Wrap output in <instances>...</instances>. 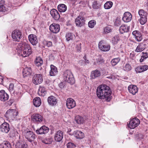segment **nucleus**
<instances>
[{"mask_svg":"<svg viewBox=\"0 0 148 148\" xmlns=\"http://www.w3.org/2000/svg\"><path fill=\"white\" fill-rule=\"evenodd\" d=\"M50 14L53 18L56 20H58L60 18L58 12L55 9H53L51 10Z\"/></svg>","mask_w":148,"mask_h":148,"instance_id":"22","label":"nucleus"},{"mask_svg":"<svg viewBox=\"0 0 148 148\" xmlns=\"http://www.w3.org/2000/svg\"><path fill=\"white\" fill-rule=\"evenodd\" d=\"M96 93L97 97L100 99H105L107 101L111 99L110 96L112 92L110 87L107 85L99 86L97 88Z\"/></svg>","mask_w":148,"mask_h":148,"instance_id":"1","label":"nucleus"},{"mask_svg":"<svg viewBox=\"0 0 148 148\" xmlns=\"http://www.w3.org/2000/svg\"><path fill=\"white\" fill-rule=\"evenodd\" d=\"M0 148H11L10 143L7 141H5L3 143L0 144Z\"/></svg>","mask_w":148,"mask_h":148,"instance_id":"35","label":"nucleus"},{"mask_svg":"<svg viewBox=\"0 0 148 148\" xmlns=\"http://www.w3.org/2000/svg\"><path fill=\"white\" fill-rule=\"evenodd\" d=\"M32 70L29 67L26 66L24 69L23 73L24 77L30 76L32 73Z\"/></svg>","mask_w":148,"mask_h":148,"instance_id":"24","label":"nucleus"},{"mask_svg":"<svg viewBox=\"0 0 148 148\" xmlns=\"http://www.w3.org/2000/svg\"><path fill=\"white\" fill-rule=\"evenodd\" d=\"M143 71H146L148 69V66L147 65L141 66Z\"/></svg>","mask_w":148,"mask_h":148,"instance_id":"57","label":"nucleus"},{"mask_svg":"<svg viewBox=\"0 0 148 148\" xmlns=\"http://www.w3.org/2000/svg\"><path fill=\"white\" fill-rule=\"evenodd\" d=\"M63 136V132L61 131H58L56 133L55 135V140L56 142H60L62 140Z\"/></svg>","mask_w":148,"mask_h":148,"instance_id":"15","label":"nucleus"},{"mask_svg":"<svg viewBox=\"0 0 148 148\" xmlns=\"http://www.w3.org/2000/svg\"><path fill=\"white\" fill-rule=\"evenodd\" d=\"M140 121L139 119L137 118H133L130 121L128 127L130 129H134L137 127L140 124Z\"/></svg>","mask_w":148,"mask_h":148,"instance_id":"7","label":"nucleus"},{"mask_svg":"<svg viewBox=\"0 0 148 148\" xmlns=\"http://www.w3.org/2000/svg\"><path fill=\"white\" fill-rule=\"evenodd\" d=\"M83 61L82 60H80L79 61V63L81 64V65H82V64L83 63Z\"/></svg>","mask_w":148,"mask_h":148,"instance_id":"63","label":"nucleus"},{"mask_svg":"<svg viewBox=\"0 0 148 148\" xmlns=\"http://www.w3.org/2000/svg\"><path fill=\"white\" fill-rule=\"evenodd\" d=\"M32 119L34 122H40L43 121V118L41 115L35 114L32 116Z\"/></svg>","mask_w":148,"mask_h":148,"instance_id":"19","label":"nucleus"},{"mask_svg":"<svg viewBox=\"0 0 148 148\" xmlns=\"http://www.w3.org/2000/svg\"><path fill=\"white\" fill-rule=\"evenodd\" d=\"M67 148H73L75 147V145L73 143H69L67 144Z\"/></svg>","mask_w":148,"mask_h":148,"instance_id":"52","label":"nucleus"},{"mask_svg":"<svg viewBox=\"0 0 148 148\" xmlns=\"http://www.w3.org/2000/svg\"><path fill=\"white\" fill-rule=\"evenodd\" d=\"M96 23V21L94 20H91L88 23V27L90 28L94 27Z\"/></svg>","mask_w":148,"mask_h":148,"instance_id":"45","label":"nucleus"},{"mask_svg":"<svg viewBox=\"0 0 148 148\" xmlns=\"http://www.w3.org/2000/svg\"><path fill=\"white\" fill-rule=\"evenodd\" d=\"M81 44L80 43L77 45L76 49L77 51L79 52L81 51Z\"/></svg>","mask_w":148,"mask_h":148,"instance_id":"54","label":"nucleus"},{"mask_svg":"<svg viewBox=\"0 0 148 148\" xmlns=\"http://www.w3.org/2000/svg\"><path fill=\"white\" fill-rule=\"evenodd\" d=\"M104 62L103 59L102 58H99L97 60V63L98 64H102Z\"/></svg>","mask_w":148,"mask_h":148,"instance_id":"51","label":"nucleus"},{"mask_svg":"<svg viewBox=\"0 0 148 148\" xmlns=\"http://www.w3.org/2000/svg\"><path fill=\"white\" fill-rule=\"evenodd\" d=\"M51 70L49 72L50 75L51 76H54L56 75L58 71L57 68L54 65H51L50 66Z\"/></svg>","mask_w":148,"mask_h":148,"instance_id":"27","label":"nucleus"},{"mask_svg":"<svg viewBox=\"0 0 148 148\" xmlns=\"http://www.w3.org/2000/svg\"><path fill=\"white\" fill-rule=\"evenodd\" d=\"M52 141V138L51 137H49L47 138L44 141L45 143L46 144H50L51 143Z\"/></svg>","mask_w":148,"mask_h":148,"instance_id":"49","label":"nucleus"},{"mask_svg":"<svg viewBox=\"0 0 148 148\" xmlns=\"http://www.w3.org/2000/svg\"><path fill=\"white\" fill-rule=\"evenodd\" d=\"M120 60V59L119 58H114L112 60L111 63L112 65L113 66H115L119 62Z\"/></svg>","mask_w":148,"mask_h":148,"instance_id":"40","label":"nucleus"},{"mask_svg":"<svg viewBox=\"0 0 148 148\" xmlns=\"http://www.w3.org/2000/svg\"><path fill=\"white\" fill-rule=\"evenodd\" d=\"M128 89L129 92L133 95H135L138 91V88L135 85H130L128 86Z\"/></svg>","mask_w":148,"mask_h":148,"instance_id":"23","label":"nucleus"},{"mask_svg":"<svg viewBox=\"0 0 148 148\" xmlns=\"http://www.w3.org/2000/svg\"><path fill=\"white\" fill-rule=\"evenodd\" d=\"M132 34L136 40L138 41H141L143 38L142 35L138 31L135 30L133 31Z\"/></svg>","mask_w":148,"mask_h":148,"instance_id":"20","label":"nucleus"},{"mask_svg":"<svg viewBox=\"0 0 148 148\" xmlns=\"http://www.w3.org/2000/svg\"><path fill=\"white\" fill-rule=\"evenodd\" d=\"M16 148H28L27 144L23 142H18L15 145Z\"/></svg>","mask_w":148,"mask_h":148,"instance_id":"28","label":"nucleus"},{"mask_svg":"<svg viewBox=\"0 0 148 148\" xmlns=\"http://www.w3.org/2000/svg\"><path fill=\"white\" fill-rule=\"evenodd\" d=\"M85 62L86 63H89V61L88 60H85Z\"/></svg>","mask_w":148,"mask_h":148,"instance_id":"64","label":"nucleus"},{"mask_svg":"<svg viewBox=\"0 0 148 148\" xmlns=\"http://www.w3.org/2000/svg\"><path fill=\"white\" fill-rule=\"evenodd\" d=\"M139 15L140 17H143L147 16V13L143 10H140L138 12Z\"/></svg>","mask_w":148,"mask_h":148,"instance_id":"46","label":"nucleus"},{"mask_svg":"<svg viewBox=\"0 0 148 148\" xmlns=\"http://www.w3.org/2000/svg\"><path fill=\"white\" fill-rule=\"evenodd\" d=\"M59 86L61 88H62L64 87L63 84L62 83H60L59 84Z\"/></svg>","mask_w":148,"mask_h":148,"instance_id":"61","label":"nucleus"},{"mask_svg":"<svg viewBox=\"0 0 148 148\" xmlns=\"http://www.w3.org/2000/svg\"><path fill=\"white\" fill-rule=\"evenodd\" d=\"M75 120L78 124H83L84 122V119L82 117L77 115L75 118Z\"/></svg>","mask_w":148,"mask_h":148,"instance_id":"33","label":"nucleus"},{"mask_svg":"<svg viewBox=\"0 0 148 148\" xmlns=\"http://www.w3.org/2000/svg\"><path fill=\"white\" fill-rule=\"evenodd\" d=\"M46 93V90L44 87L40 86L38 89V95L42 96H44Z\"/></svg>","mask_w":148,"mask_h":148,"instance_id":"31","label":"nucleus"},{"mask_svg":"<svg viewBox=\"0 0 148 148\" xmlns=\"http://www.w3.org/2000/svg\"><path fill=\"white\" fill-rule=\"evenodd\" d=\"M130 28L129 27L125 25H122L120 27L119 31L121 34L126 32L128 31Z\"/></svg>","mask_w":148,"mask_h":148,"instance_id":"29","label":"nucleus"},{"mask_svg":"<svg viewBox=\"0 0 148 148\" xmlns=\"http://www.w3.org/2000/svg\"><path fill=\"white\" fill-rule=\"evenodd\" d=\"M132 17V15L130 13L126 12L123 14L122 19L124 22L127 23L131 21Z\"/></svg>","mask_w":148,"mask_h":148,"instance_id":"17","label":"nucleus"},{"mask_svg":"<svg viewBox=\"0 0 148 148\" xmlns=\"http://www.w3.org/2000/svg\"><path fill=\"white\" fill-rule=\"evenodd\" d=\"M0 129L2 132L7 133L10 130L9 125L7 123H3L0 126Z\"/></svg>","mask_w":148,"mask_h":148,"instance_id":"14","label":"nucleus"},{"mask_svg":"<svg viewBox=\"0 0 148 148\" xmlns=\"http://www.w3.org/2000/svg\"><path fill=\"white\" fill-rule=\"evenodd\" d=\"M112 31V29L110 26H106L103 29V32L105 34H107L111 32Z\"/></svg>","mask_w":148,"mask_h":148,"instance_id":"43","label":"nucleus"},{"mask_svg":"<svg viewBox=\"0 0 148 148\" xmlns=\"http://www.w3.org/2000/svg\"><path fill=\"white\" fill-rule=\"evenodd\" d=\"M85 21L83 16H78L75 19V22L77 26L81 27L84 25Z\"/></svg>","mask_w":148,"mask_h":148,"instance_id":"9","label":"nucleus"},{"mask_svg":"<svg viewBox=\"0 0 148 148\" xmlns=\"http://www.w3.org/2000/svg\"><path fill=\"white\" fill-rule=\"evenodd\" d=\"M136 136L137 137V138L141 139L143 138V136L141 134H138L137 136Z\"/></svg>","mask_w":148,"mask_h":148,"instance_id":"59","label":"nucleus"},{"mask_svg":"<svg viewBox=\"0 0 148 148\" xmlns=\"http://www.w3.org/2000/svg\"><path fill=\"white\" fill-rule=\"evenodd\" d=\"M16 49L20 55L23 57L29 56L32 53V49L29 45L24 42L19 43Z\"/></svg>","mask_w":148,"mask_h":148,"instance_id":"2","label":"nucleus"},{"mask_svg":"<svg viewBox=\"0 0 148 148\" xmlns=\"http://www.w3.org/2000/svg\"><path fill=\"white\" fill-rule=\"evenodd\" d=\"M5 2L4 1H0V12H5L7 10V9L4 5Z\"/></svg>","mask_w":148,"mask_h":148,"instance_id":"36","label":"nucleus"},{"mask_svg":"<svg viewBox=\"0 0 148 148\" xmlns=\"http://www.w3.org/2000/svg\"><path fill=\"white\" fill-rule=\"evenodd\" d=\"M18 112L15 109H10L8 110L5 114V116L8 119L14 120L17 115Z\"/></svg>","mask_w":148,"mask_h":148,"instance_id":"4","label":"nucleus"},{"mask_svg":"<svg viewBox=\"0 0 148 148\" xmlns=\"http://www.w3.org/2000/svg\"><path fill=\"white\" fill-rule=\"evenodd\" d=\"M14 85L13 83H11L9 86V90L10 91H13L14 90Z\"/></svg>","mask_w":148,"mask_h":148,"instance_id":"56","label":"nucleus"},{"mask_svg":"<svg viewBox=\"0 0 148 148\" xmlns=\"http://www.w3.org/2000/svg\"><path fill=\"white\" fill-rule=\"evenodd\" d=\"M9 98L8 95L6 93L5 91L1 90L0 91V100L4 101L8 100Z\"/></svg>","mask_w":148,"mask_h":148,"instance_id":"21","label":"nucleus"},{"mask_svg":"<svg viewBox=\"0 0 148 148\" xmlns=\"http://www.w3.org/2000/svg\"><path fill=\"white\" fill-rule=\"evenodd\" d=\"M46 44L47 46L49 47L52 46V43L50 41H47L46 42Z\"/></svg>","mask_w":148,"mask_h":148,"instance_id":"58","label":"nucleus"},{"mask_svg":"<svg viewBox=\"0 0 148 148\" xmlns=\"http://www.w3.org/2000/svg\"><path fill=\"white\" fill-rule=\"evenodd\" d=\"M63 78L64 81L71 84L72 85L75 83V80L73 75L70 70H67L64 72Z\"/></svg>","mask_w":148,"mask_h":148,"instance_id":"3","label":"nucleus"},{"mask_svg":"<svg viewBox=\"0 0 148 148\" xmlns=\"http://www.w3.org/2000/svg\"><path fill=\"white\" fill-rule=\"evenodd\" d=\"M100 4L97 1H95L92 3V8L95 9H97L100 8Z\"/></svg>","mask_w":148,"mask_h":148,"instance_id":"38","label":"nucleus"},{"mask_svg":"<svg viewBox=\"0 0 148 148\" xmlns=\"http://www.w3.org/2000/svg\"><path fill=\"white\" fill-rule=\"evenodd\" d=\"M47 101L49 104L51 106H55L57 103V100L56 98L52 96H51L48 97Z\"/></svg>","mask_w":148,"mask_h":148,"instance_id":"18","label":"nucleus"},{"mask_svg":"<svg viewBox=\"0 0 148 148\" xmlns=\"http://www.w3.org/2000/svg\"><path fill=\"white\" fill-rule=\"evenodd\" d=\"M121 24V21L120 19L118 18H116L114 22V25L116 26H119Z\"/></svg>","mask_w":148,"mask_h":148,"instance_id":"50","label":"nucleus"},{"mask_svg":"<svg viewBox=\"0 0 148 148\" xmlns=\"http://www.w3.org/2000/svg\"><path fill=\"white\" fill-rule=\"evenodd\" d=\"M43 79L41 74H35L33 78V83L37 85L41 83L42 82Z\"/></svg>","mask_w":148,"mask_h":148,"instance_id":"11","label":"nucleus"},{"mask_svg":"<svg viewBox=\"0 0 148 148\" xmlns=\"http://www.w3.org/2000/svg\"><path fill=\"white\" fill-rule=\"evenodd\" d=\"M136 71L137 72L139 73L143 72V71L141 66H138L137 67L136 69Z\"/></svg>","mask_w":148,"mask_h":148,"instance_id":"53","label":"nucleus"},{"mask_svg":"<svg viewBox=\"0 0 148 148\" xmlns=\"http://www.w3.org/2000/svg\"><path fill=\"white\" fill-rule=\"evenodd\" d=\"M113 5V3L110 1H107L104 4V8L106 9H108L111 8Z\"/></svg>","mask_w":148,"mask_h":148,"instance_id":"39","label":"nucleus"},{"mask_svg":"<svg viewBox=\"0 0 148 148\" xmlns=\"http://www.w3.org/2000/svg\"><path fill=\"white\" fill-rule=\"evenodd\" d=\"M12 37L14 41H19L22 38L21 32L19 30H15L12 32Z\"/></svg>","mask_w":148,"mask_h":148,"instance_id":"6","label":"nucleus"},{"mask_svg":"<svg viewBox=\"0 0 148 148\" xmlns=\"http://www.w3.org/2000/svg\"><path fill=\"white\" fill-rule=\"evenodd\" d=\"M98 47L100 49L104 51H108L110 49V45L106 44L103 40H102L99 42Z\"/></svg>","mask_w":148,"mask_h":148,"instance_id":"8","label":"nucleus"},{"mask_svg":"<svg viewBox=\"0 0 148 148\" xmlns=\"http://www.w3.org/2000/svg\"><path fill=\"white\" fill-rule=\"evenodd\" d=\"M66 106L68 109H72L76 106L75 101L71 98H68L66 100Z\"/></svg>","mask_w":148,"mask_h":148,"instance_id":"10","label":"nucleus"},{"mask_svg":"<svg viewBox=\"0 0 148 148\" xmlns=\"http://www.w3.org/2000/svg\"><path fill=\"white\" fill-rule=\"evenodd\" d=\"M74 37V35L71 33L67 34L66 35V40L69 41L70 40H72Z\"/></svg>","mask_w":148,"mask_h":148,"instance_id":"42","label":"nucleus"},{"mask_svg":"<svg viewBox=\"0 0 148 148\" xmlns=\"http://www.w3.org/2000/svg\"><path fill=\"white\" fill-rule=\"evenodd\" d=\"M29 40L33 45H36L38 43V40L36 36L33 34L29 35L28 36Z\"/></svg>","mask_w":148,"mask_h":148,"instance_id":"16","label":"nucleus"},{"mask_svg":"<svg viewBox=\"0 0 148 148\" xmlns=\"http://www.w3.org/2000/svg\"><path fill=\"white\" fill-rule=\"evenodd\" d=\"M3 81V77L2 76L0 75V84H2Z\"/></svg>","mask_w":148,"mask_h":148,"instance_id":"60","label":"nucleus"},{"mask_svg":"<svg viewBox=\"0 0 148 148\" xmlns=\"http://www.w3.org/2000/svg\"><path fill=\"white\" fill-rule=\"evenodd\" d=\"M49 128L43 125L40 127V129L36 130V133L38 134H45L47 133L49 131Z\"/></svg>","mask_w":148,"mask_h":148,"instance_id":"13","label":"nucleus"},{"mask_svg":"<svg viewBox=\"0 0 148 148\" xmlns=\"http://www.w3.org/2000/svg\"><path fill=\"white\" fill-rule=\"evenodd\" d=\"M146 44L144 43H140L136 47L135 51L139 52L142 51L146 48Z\"/></svg>","mask_w":148,"mask_h":148,"instance_id":"26","label":"nucleus"},{"mask_svg":"<svg viewBox=\"0 0 148 148\" xmlns=\"http://www.w3.org/2000/svg\"><path fill=\"white\" fill-rule=\"evenodd\" d=\"M23 134L25 138L30 142H32L36 138L35 135L31 131L24 132Z\"/></svg>","mask_w":148,"mask_h":148,"instance_id":"5","label":"nucleus"},{"mask_svg":"<svg viewBox=\"0 0 148 148\" xmlns=\"http://www.w3.org/2000/svg\"><path fill=\"white\" fill-rule=\"evenodd\" d=\"M16 130H11L9 134V136L13 138L15 136L16 133Z\"/></svg>","mask_w":148,"mask_h":148,"instance_id":"47","label":"nucleus"},{"mask_svg":"<svg viewBox=\"0 0 148 148\" xmlns=\"http://www.w3.org/2000/svg\"><path fill=\"white\" fill-rule=\"evenodd\" d=\"M41 102L40 99L39 97H36L33 100V104L36 107L39 106L41 104Z\"/></svg>","mask_w":148,"mask_h":148,"instance_id":"32","label":"nucleus"},{"mask_svg":"<svg viewBox=\"0 0 148 148\" xmlns=\"http://www.w3.org/2000/svg\"><path fill=\"white\" fill-rule=\"evenodd\" d=\"M123 69L125 71H128L131 70V67L129 64H126L123 67Z\"/></svg>","mask_w":148,"mask_h":148,"instance_id":"48","label":"nucleus"},{"mask_svg":"<svg viewBox=\"0 0 148 148\" xmlns=\"http://www.w3.org/2000/svg\"><path fill=\"white\" fill-rule=\"evenodd\" d=\"M73 134L77 139H82L84 137V134L81 131L77 130L74 132Z\"/></svg>","mask_w":148,"mask_h":148,"instance_id":"25","label":"nucleus"},{"mask_svg":"<svg viewBox=\"0 0 148 148\" xmlns=\"http://www.w3.org/2000/svg\"><path fill=\"white\" fill-rule=\"evenodd\" d=\"M49 29L53 33H57L60 31V25L56 23H52L49 27Z\"/></svg>","mask_w":148,"mask_h":148,"instance_id":"12","label":"nucleus"},{"mask_svg":"<svg viewBox=\"0 0 148 148\" xmlns=\"http://www.w3.org/2000/svg\"><path fill=\"white\" fill-rule=\"evenodd\" d=\"M100 75V72L97 70H95V71L92 72L91 74L90 77L91 78L94 79L97 77L99 76Z\"/></svg>","mask_w":148,"mask_h":148,"instance_id":"30","label":"nucleus"},{"mask_svg":"<svg viewBox=\"0 0 148 148\" xmlns=\"http://www.w3.org/2000/svg\"><path fill=\"white\" fill-rule=\"evenodd\" d=\"M147 21V16L140 17V22L141 25L144 24Z\"/></svg>","mask_w":148,"mask_h":148,"instance_id":"44","label":"nucleus"},{"mask_svg":"<svg viewBox=\"0 0 148 148\" xmlns=\"http://www.w3.org/2000/svg\"><path fill=\"white\" fill-rule=\"evenodd\" d=\"M142 53H143V55L142 56L144 59H146L148 58V53H147L142 52Z\"/></svg>","mask_w":148,"mask_h":148,"instance_id":"55","label":"nucleus"},{"mask_svg":"<svg viewBox=\"0 0 148 148\" xmlns=\"http://www.w3.org/2000/svg\"><path fill=\"white\" fill-rule=\"evenodd\" d=\"M119 37L117 36H116L112 38V42L114 44H116L119 40Z\"/></svg>","mask_w":148,"mask_h":148,"instance_id":"41","label":"nucleus"},{"mask_svg":"<svg viewBox=\"0 0 148 148\" xmlns=\"http://www.w3.org/2000/svg\"><path fill=\"white\" fill-rule=\"evenodd\" d=\"M36 65L38 66H40L43 63V61L40 57H38L35 61Z\"/></svg>","mask_w":148,"mask_h":148,"instance_id":"37","label":"nucleus"},{"mask_svg":"<svg viewBox=\"0 0 148 148\" xmlns=\"http://www.w3.org/2000/svg\"><path fill=\"white\" fill-rule=\"evenodd\" d=\"M145 59H144V58H143V57H142V56H141V59H140V62H143L144 60Z\"/></svg>","mask_w":148,"mask_h":148,"instance_id":"62","label":"nucleus"},{"mask_svg":"<svg viewBox=\"0 0 148 148\" xmlns=\"http://www.w3.org/2000/svg\"><path fill=\"white\" fill-rule=\"evenodd\" d=\"M58 8L60 12H64L66 10L67 7L64 4H60L58 6Z\"/></svg>","mask_w":148,"mask_h":148,"instance_id":"34","label":"nucleus"}]
</instances>
